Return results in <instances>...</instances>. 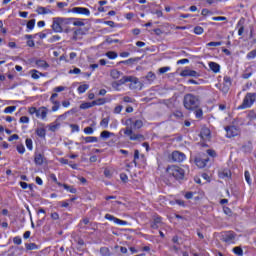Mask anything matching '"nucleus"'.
Returning <instances> with one entry per match:
<instances>
[{
    "label": "nucleus",
    "instance_id": "14",
    "mask_svg": "<svg viewBox=\"0 0 256 256\" xmlns=\"http://www.w3.org/2000/svg\"><path fill=\"white\" fill-rule=\"evenodd\" d=\"M163 221L162 218L160 216H154L153 217V221L151 223V228L152 229H159V227H161Z\"/></svg>",
    "mask_w": 256,
    "mask_h": 256
},
{
    "label": "nucleus",
    "instance_id": "23",
    "mask_svg": "<svg viewBox=\"0 0 256 256\" xmlns=\"http://www.w3.org/2000/svg\"><path fill=\"white\" fill-rule=\"evenodd\" d=\"M81 139L85 141V143H97V141H99V138L95 136L82 137Z\"/></svg>",
    "mask_w": 256,
    "mask_h": 256
},
{
    "label": "nucleus",
    "instance_id": "7",
    "mask_svg": "<svg viewBox=\"0 0 256 256\" xmlns=\"http://www.w3.org/2000/svg\"><path fill=\"white\" fill-rule=\"evenodd\" d=\"M126 78L131 79V80H128V83H131L130 89H142L143 84L139 81V78L133 77V76H126Z\"/></svg>",
    "mask_w": 256,
    "mask_h": 256
},
{
    "label": "nucleus",
    "instance_id": "60",
    "mask_svg": "<svg viewBox=\"0 0 256 256\" xmlns=\"http://www.w3.org/2000/svg\"><path fill=\"white\" fill-rule=\"evenodd\" d=\"M212 21H227V17H225V16L213 17Z\"/></svg>",
    "mask_w": 256,
    "mask_h": 256
},
{
    "label": "nucleus",
    "instance_id": "43",
    "mask_svg": "<svg viewBox=\"0 0 256 256\" xmlns=\"http://www.w3.org/2000/svg\"><path fill=\"white\" fill-rule=\"evenodd\" d=\"M134 129H141L143 127V121L142 120H136L133 122Z\"/></svg>",
    "mask_w": 256,
    "mask_h": 256
},
{
    "label": "nucleus",
    "instance_id": "2",
    "mask_svg": "<svg viewBox=\"0 0 256 256\" xmlns=\"http://www.w3.org/2000/svg\"><path fill=\"white\" fill-rule=\"evenodd\" d=\"M166 173H168L170 177H174L176 181H183V179H185V170L179 166H168Z\"/></svg>",
    "mask_w": 256,
    "mask_h": 256
},
{
    "label": "nucleus",
    "instance_id": "27",
    "mask_svg": "<svg viewBox=\"0 0 256 256\" xmlns=\"http://www.w3.org/2000/svg\"><path fill=\"white\" fill-rule=\"evenodd\" d=\"M37 67H42L43 69L49 68V64L45 60H36Z\"/></svg>",
    "mask_w": 256,
    "mask_h": 256
},
{
    "label": "nucleus",
    "instance_id": "51",
    "mask_svg": "<svg viewBox=\"0 0 256 256\" xmlns=\"http://www.w3.org/2000/svg\"><path fill=\"white\" fill-rule=\"evenodd\" d=\"M106 43H108L109 45L113 44V43H120L119 39H112L111 37H107L106 38Z\"/></svg>",
    "mask_w": 256,
    "mask_h": 256
},
{
    "label": "nucleus",
    "instance_id": "54",
    "mask_svg": "<svg viewBox=\"0 0 256 256\" xmlns=\"http://www.w3.org/2000/svg\"><path fill=\"white\" fill-rule=\"evenodd\" d=\"M59 107H61V103L59 101L54 102L52 111H59Z\"/></svg>",
    "mask_w": 256,
    "mask_h": 256
},
{
    "label": "nucleus",
    "instance_id": "48",
    "mask_svg": "<svg viewBox=\"0 0 256 256\" xmlns=\"http://www.w3.org/2000/svg\"><path fill=\"white\" fill-rule=\"evenodd\" d=\"M203 27H201V26H196L195 28H194V33L196 34V35H203Z\"/></svg>",
    "mask_w": 256,
    "mask_h": 256
},
{
    "label": "nucleus",
    "instance_id": "46",
    "mask_svg": "<svg viewBox=\"0 0 256 256\" xmlns=\"http://www.w3.org/2000/svg\"><path fill=\"white\" fill-rule=\"evenodd\" d=\"M17 110V106H8L4 109V113H13Z\"/></svg>",
    "mask_w": 256,
    "mask_h": 256
},
{
    "label": "nucleus",
    "instance_id": "9",
    "mask_svg": "<svg viewBox=\"0 0 256 256\" xmlns=\"http://www.w3.org/2000/svg\"><path fill=\"white\" fill-rule=\"evenodd\" d=\"M225 131L226 137H228V139H231V137H237V135H239V130L235 126H227Z\"/></svg>",
    "mask_w": 256,
    "mask_h": 256
},
{
    "label": "nucleus",
    "instance_id": "34",
    "mask_svg": "<svg viewBox=\"0 0 256 256\" xmlns=\"http://www.w3.org/2000/svg\"><path fill=\"white\" fill-rule=\"evenodd\" d=\"M237 25L238 27H240L238 30V35L241 36L245 32V27L243 26V20H239Z\"/></svg>",
    "mask_w": 256,
    "mask_h": 256
},
{
    "label": "nucleus",
    "instance_id": "24",
    "mask_svg": "<svg viewBox=\"0 0 256 256\" xmlns=\"http://www.w3.org/2000/svg\"><path fill=\"white\" fill-rule=\"evenodd\" d=\"M101 139H109V137H115V133L104 130L100 134Z\"/></svg>",
    "mask_w": 256,
    "mask_h": 256
},
{
    "label": "nucleus",
    "instance_id": "12",
    "mask_svg": "<svg viewBox=\"0 0 256 256\" xmlns=\"http://www.w3.org/2000/svg\"><path fill=\"white\" fill-rule=\"evenodd\" d=\"M131 81V78H127V76H123L120 80L115 81L112 83L113 89H119L121 85H125V83H129Z\"/></svg>",
    "mask_w": 256,
    "mask_h": 256
},
{
    "label": "nucleus",
    "instance_id": "52",
    "mask_svg": "<svg viewBox=\"0 0 256 256\" xmlns=\"http://www.w3.org/2000/svg\"><path fill=\"white\" fill-rule=\"evenodd\" d=\"M244 175H245L246 183H248V185H251V174L249 173V171H245Z\"/></svg>",
    "mask_w": 256,
    "mask_h": 256
},
{
    "label": "nucleus",
    "instance_id": "36",
    "mask_svg": "<svg viewBox=\"0 0 256 256\" xmlns=\"http://www.w3.org/2000/svg\"><path fill=\"white\" fill-rule=\"evenodd\" d=\"M100 126L107 129V127H109V117L103 118L100 122Z\"/></svg>",
    "mask_w": 256,
    "mask_h": 256
},
{
    "label": "nucleus",
    "instance_id": "56",
    "mask_svg": "<svg viewBox=\"0 0 256 256\" xmlns=\"http://www.w3.org/2000/svg\"><path fill=\"white\" fill-rule=\"evenodd\" d=\"M13 243H15V245H21V243H23V240H21V237L16 236L13 238Z\"/></svg>",
    "mask_w": 256,
    "mask_h": 256
},
{
    "label": "nucleus",
    "instance_id": "25",
    "mask_svg": "<svg viewBox=\"0 0 256 256\" xmlns=\"http://www.w3.org/2000/svg\"><path fill=\"white\" fill-rule=\"evenodd\" d=\"M31 77H32V79H39V77H45V74L34 69V70H31Z\"/></svg>",
    "mask_w": 256,
    "mask_h": 256
},
{
    "label": "nucleus",
    "instance_id": "61",
    "mask_svg": "<svg viewBox=\"0 0 256 256\" xmlns=\"http://www.w3.org/2000/svg\"><path fill=\"white\" fill-rule=\"evenodd\" d=\"M120 179L123 183H127V181H129V177L125 173L120 174Z\"/></svg>",
    "mask_w": 256,
    "mask_h": 256
},
{
    "label": "nucleus",
    "instance_id": "4",
    "mask_svg": "<svg viewBox=\"0 0 256 256\" xmlns=\"http://www.w3.org/2000/svg\"><path fill=\"white\" fill-rule=\"evenodd\" d=\"M124 135L129 137L130 141H145L143 134H134L133 128L129 126L124 129Z\"/></svg>",
    "mask_w": 256,
    "mask_h": 256
},
{
    "label": "nucleus",
    "instance_id": "55",
    "mask_svg": "<svg viewBox=\"0 0 256 256\" xmlns=\"http://www.w3.org/2000/svg\"><path fill=\"white\" fill-rule=\"evenodd\" d=\"M84 133H85L86 135H93L94 130H93L92 127H86V128H84Z\"/></svg>",
    "mask_w": 256,
    "mask_h": 256
},
{
    "label": "nucleus",
    "instance_id": "15",
    "mask_svg": "<svg viewBox=\"0 0 256 256\" xmlns=\"http://www.w3.org/2000/svg\"><path fill=\"white\" fill-rule=\"evenodd\" d=\"M181 77H199V74L197 71L195 70H183L181 73H180Z\"/></svg>",
    "mask_w": 256,
    "mask_h": 256
},
{
    "label": "nucleus",
    "instance_id": "5",
    "mask_svg": "<svg viewBox=\"0 0 256 256\" xmlns=\"http://www.w3.org/2000/svg\"><path fill=\"white\" fill-rule=\"evenodd\" d=\"M237 237V234H235V232L233 231H227V232H224L222 235H221V240L224 242V243H228V245H231V243H234L235 242V238Z\"/></svg>",
    "mask_w": 256,
    "mask_h": 256
},
{
    "label": "nucleus",
    "instance_id": "39",
    "mask_svg": "<svg viewBox=\"0 0 256 256\" xmlns=\"http://www.w3.org/2000/svg\"><path fill=\"white\" fill-rule=\"evenodd\" d=\"M194 113L196 119H201L203 117V110L201 108H196Z\"/></svg>",
    "mask_w": 256,
    "mask_h": 256
},
{
    "label": "nucleus",
    "instance_id": "37",
    "mask_svg": "<svg viewBox=\"0 0 256 256\" xmlns=\"http://www.w3.org/2000/svg\"><path fill=\"white\" fill-rule=\"evenodd\" d=\"M93 102H84L80 105V109H91Z\"/></svg>",
    "mask_w": 256,
    "mask_h": 256
},
{
    "label": "nucleus",
    "instance_id": "3",
    "mask_svg": "<svg viewBox=\"0 0 256 256\" xmlns=\"http://www.w3.org/2000/svg\"><path fill=\"white\" fill-rule=\"evenodd\" d=\"M256 101V93H247L238 109H249Z\"/></svg>",
    "mask_w": 256,
    "mask_h": 256
},
{
    "label": "nucleus",
    "instance_id": "44",
    "mask_svg": "<svg viewBox=\"0 0 256 256\" xmlns=\"http://www.w3.org/2000/svg\"><path fill=\"white\" fill-rule=\"evenodd\" d=\"M26 147L29 151H33V140L30 138L26 139Z\"/></svg>",
    "mask_w": 256,
    "mask_h": 256
},
{
    "label": "nucleus",
    "instance_id": "20",
    "mask_svg": "<svg viewBox=\"0 0 256 256\" xmlns=\"http://www.w3.org/2000/svg\"><path fill=\"white\" fill-rule=\"evenodd\" d=\"M145 79L147 83L151 85V83L157 79V75H155L153 72H148V74L145 76Z\"/></svg>",
    "mask_w": 256,
    "mask_h": 256
},
{
    "label": "nucleus",
    "instance_id": "29",
    "mask_svg": "<svg viewBox=\"0 0 256 256\" xmlns=\"http://www.w3.org/2000/svg\"><path fill=\"white\" fill-rule=\"evenodd\" d=\"M74 19L75 18H61V17H59L58 21H60V23H62V25H70V23H73Z\"/></svg>",
    "mask_w": 256,
    "mask_h": 256
},
{
    "label": "nucleus",
    "instance_id": "28",
    "mask_svg": "<svg viewBox=\"0 0 256 256\" xmlns=\"http://www.w3.org/2000/svg\"><path fill=\"white\" fill-rule=\"evenodd\" d=\"M107 103V100L105 98H99L97 100L92 101L93 107L96 105H105Z\"/></svg>",
    "mask_w": 256,
    "mask_h": 256
},
{
    "label": "nucleus",
    "instance_id": "35",
    "mask_svg": "<svg viewBox=\"0 0 256 256\" xmlns=\"http://www.w3.org/2000/svg\"><path fill=\"white\" fill-rule=\"evenodd\" d=\"M106 57H108V59H117L118 54L115 51H108Z\"/></svg>",
    "mask_w": 256,
    "mask_h": 256
},
{
    "label": "nucleus",
    "instance_id": "40",
    "mask_svg": "<svg viewBox=\"0 0 256 256\" xmlns=\"http://www.w3.org/2000/svg\"><path fill=\"white\" fill-rule=\"evenodd\" d=\"M36 134L38 135V137H45L46 135V131L45 128H38L36 129Z\"/></svg>",
    "mask_w": 256,
    "mask_h": 256
},
{
    "label": "nucleus",
    "instance_id": "41",
    "mask_svg": "<svg viewBox=\"0 0 256 256\" xmlns=\"http://www.w3.org/2000/svg\"><path fill=\"white\" fill-rule=\"evenodd\" d=\"M89 89V84H83L78 87V93H85Z\"/></svg>",
    "mask_w": 256,
    "mask_h": 256
},
{
    "label": "nucleus",
    "instance_id": "26",
    "mask_svg": "<svg viewBox=\"0 0 256 256\" xmlns=\"http://www.w3.org/2000/svg\"><path fill=\"white\" fill-rule=\"evenodd\" d=\"M25 247H26V251H35L39 249V246H37V244L35 243H26Z\"/></svg>",
    "mask_w": 256,
    "mask_h": 256
},
{
    "label": "nucleus",
    "instance_id": "58",
    "mask_svg": "<svg viewBox=\"0 0 256 256\" xmlns=\"http://www.w3.org/2000/svg\"><path fill=\"white\" fill-rule=\"evenodd\" d=\"M78 35H83V30H82V29H78V30L74 31L73 39H74L75 41H77V36H78Z\"/></svg>",
    "mask_w": 256,
    "mask_h": 256
},
{
    "label": "nucleus",
    "instance_id": "42",
    "mask_svg": "<svg viewBox=\"0 0 256 256\" xmlns=\"http://www.w3.org/2000/svg\"><path fill=\"white\" fill-rule=\"evenodd\" d=\"M233 253H235V255H238V256H243V248L241 247H234L233 248Z\"/></svg>",
    "mask_w": 256,
    "mask_h": 256
},
{
    "label": "nucleus",
    "instance_id": "63",
    "mask_svg": "<svg viewBox=\"0 0 256 256\" xmlns=\"http://www.w3.org/2000/svg\"><path fill=\"white\" fill-rule=\"evenodd\" d=\"M223 84L224 85H229L231 87V77L225 76Z\"/></svg>",
    "mask_w": 256,
    "mask_h": 256
},
{
    "label": "nucleus",
    "instance_id": "17",
    "mask_svg": "<svg viewBox=\"0 0 256 256\" xmlns=\"http://www.w3.org/2000/svg\"><path fill=\"white\" fill-rule=\"evenodd\" d=\"M44 161H45V156H43L42 154H35L34 156L35 165L41 166L43 165Z\"/></svg>",
    "mask_w": 256,
    "mask_h": 256
},
{
    "label": "nucleus",
    "instance_id": "33",
    "mask_svg": "<svg viewBox=\"0 0 256 256\" xmlns=\"http://www.w3.org/2000/svg\"><path fill=\"white\" fill-rule=\"evenodd\" d=\"M89 223H91V222L89 221V218H84V219L79 223L80 229H87V227H85V225H89Z\"/></svg>",
    "mask_w": 256,
    "mask_h": 256
},
{
    "label": "nucleus",
    "instance_id": "18",
    "mask_svg": "<svg viewBox=\"0 0 256 256\" xmlns=\"http://www.w3.org/2000/svg\"><path fill=\"white\" fill-rule=\"evenodd\" d=\"M208 65L213 73H219L221 71V66L217 62H209Z\"/></svg>",
    "mask_w": 256,
    "mask_h": 256
},
{
    "label": "nucleus",
    "instance_id": "21",
    "mask_svg": "<svg viewBox=\"0 0 256 256\" xmlns=\"http://www.w3.org/2000/svg\"><path fill=\"white\" fill-rule=\"evenodd\" d=\"M123 76V72L117 70V69H113L110 72V77H112V79H119V77Z\"/></svg>",
    "mask_w": 256,
    "mask_h": 256
},
{
    "label": "nucleus",
    "instance_id": "59",
    "mask_svg": "<svg viewBox=\"0 0 256 256\" xmlns=\"http://www.w3.org/2000/svg\"><path fill=\"white\" fill-rule=\"evenodd\" d=\"M71 129H72V133H79V125L77 124H71L70 125Z\"/></svg>",
    "mask_w": 256,
    "mask_h": 256
},
{
    "label": "nucleus",
    "instance_id": "22",
    "mask_svg": "<svg viewBox=\"0 0 256 256\" xmlns=\"http://www.w3.org/2000/svg\"><path fill=\"white\" fill-rule=\"evenodd\" d=\"M200 135L202 139H209L211 137V130H209V128H204Z\"/></svg>",
    "mask_w": 256,
    "mask_h": 256
},
{
    "label": "nucleus",
    "instance_id": "57",
    "mask_svg": "<svg viewBox=\"0 0 256 256\" xmlns=\"http://www.w3.org/2000/svg\"><path fill=\"white\" fill-rule=\"evenodd\" d=\"M167 71H171V67L166 66L159 69V73L163 75V73H167Z\"/></svg>",
    "mask_w": 256,
    "mask_h": 256
},
{
    "label": "nucleus",
    "instance_id": "62",
    "mask_svg": "<svg viewBox=\"0 0 256 256\" xmlns=\"http://www.w3.org/2000/svg\"><path fill=\"white\" fill-rule=\"evenodd\" d=\"M121 111H123V106H121V105H118V106H116V107L114 108V113H115L116 115H119V113H121Z\"/></svg>",
    "mask_w": 256,
    "mask_h": 256
},
{
    "label": "nucleus",
    "instance_id": "64",
    "mask_svg": "<svg viewBox=\"0 0 256 256\" xmlns=\"http://www.w3.org/2000/svg\"><path fill=\"white\" fill-rule=\"evenodd\" d=\"M20 123H29V117L27 116H22L20 118Z\"/></svg>",
    "mask_w": 256,
    "mask_h": 256
},
{
    "label": "nucleus",
    "instance_id": "8",
    "mask_svg": "<svg viewBox=\"0 0 256 256\" xmlns=\"http://www.w3.org/2000/svg\"><path fill=\"white\" fill-rule=\"evenodd\" d=\"M61 25L62 23L59 20V17L53 18L51 25L52 31H54V33H63V27Z\"/></svg>",
    "mask_w": 256,
    "mask_h": 256
},
{
    "label": "nucleus",
    "instance_id": "47",
    "mask_svg": "<svg viewBox=\"0 0 256 256\" xmlns=\"http://www.w3.org/2000/svg\"><path fill=\"white\" fill-rule=\"evenodd\" d=\"M230 88H231V86H229L228 84H222L221 91H222V93L227 95V93H229Z\"/></svg>",
    "mask_w": 256,
    "mask_h": 256
},
{
    "label": "nucleus",
    "instance_id": "13",
    "mask_svg": "<svg viewBox=\"0 0 256 256\" xmlns=\"http://www.w3.org/2000/svg\"><path fill=\"white\" fill-rule=\"evenodd\" d=\"M38 15H53V10L48 7L38 6L36 9Z\"/></svg>",
    "mask_w": 256,
    "mask_h": 256
},
{
    "label": "nucleus",
    "instance_id": "6",
    "mask_svg": "<svg viewBox=\"0 0 256 256\" xmlns=\"http://www.w3.org/2000/svg\"><path fill=\"white\" fill-rule=\"evenodd\" d=\"M68 13H77L78 15H85L86 17H89V15H91V11L89 10V8L83 7H74L68 10Z\"/></svg>",
    "mask_w": 256,
    "mask_h": 256
},
{
    "label": "nucleus",
    "instance_id": "16",
    "mask_svg": "<svg viewBox=\"0 0 256 256\" xmlns=\"http://www.w3.org/2000/svg\"><path fill=\"white\" fill-rule=\"evenodd\" d=\"M36 117H41V119L47 118V108L41 107L36 111Z\"/></svg>",
    "mask_w": 256,
    "mask_h": 256
},
{
    "label": "nucleus",
    "instance_id": "31",
    "mask_svg": "<svg viewBox=\"0 0 256 256\" xmlns=\"http://www.w3.org/2000/svg\"><path fill=\"white\" fill-rule=\"evenodd\" d=\"M100 254L102 256H111V251L109 250L108 247H102L100 248Z\"/></svg>",
    "mask_w": 256,
    "mask_h": 256
},
{
    "label": "nucleus",
    "instance_id": "49",
    "mask_svg": "<svg viewBox=\"0 0 256 256\" xmlns=\"http://www.w3.org/2000/svg\"><path fill=\"white\" fill-rule=\"evenodd\" d=\"M222 42H209L206 44L207 47H221Z\"/></svg>",
    "mask_w": 256,
    "mask_h": 256
},
{
    "label": "nucleus",
    "instance_id": "38",
    "mask_svg": "<svg viewBox=\"0 0 256 256\" xmlns=\"http://www.w3.org/2000/svg\"><path fill=\"white\" fill-rule=\"evenodd\" d=\"M62 186L64 187V189H66V191H69V193H77V189L72 186H69L67 184H63Z\"/></svg>",
    "mask_w": 256,
    "mask_h": 256
},
{
    "label": "nucleus",
    "instance_id": "10",
    "mask_svg": "<svg viewBox=\"0 0 256 256\" xmlns=\"http://www.w3.org/2000/svg\"><path fill=\"white\" fill-rule=\"evenodd\" d=\"M172 161L175 163H183V160L186 159L185 153L174 151L171 155Z\"/></svg>",
    "mask_w": 256,
    "mask_h": 256
},
{
    "label": "nucleus",
    "instance_id": "32",
    "mask_svg": "<svg viewBox=\"0 0 256 256\" xmlns=\"http://www.w3.org/2000/svg\"><path fill=\"white\" fill-rule=\"evenodd\" d=\"M26 27L29 31H33L35 29V19H31L27 22Z\"/></svg>",
    "mask_w": 256,
    "mask_h": 256
},
{
    "label": "nucleus",
    "instance_id": "45",
    "mask_svg": "<svg viewBox=\"0 0 256 256\" xmlns=\"http://www.w3.org/2000/svg\"><path fill=\"white\" fill-rule=\"evenodd\" d=\"M137 61V58H130L128 60L120 61L123 65H131Z\"/></svg>",
    "mask_w": 256,
    "mask_h": 256
},
{
    "label": "nucleus",
    "instance_id": "50",
    "mask_svg": "<svg viewBox=\"0 0 256 256\" xmlns=\"http://www.w3.org/2000/svg\"><path fill=\"white\" fill-rule=\"evenodd\" d=\"M18 153H20V155H23V153H25V146L23 144H20L16 147Z\"/></svg>",
    "mask_w": 256,
    "mask_h": 256
},
{
    "label": "nucleus",
    "instance_id": "53",
    "mask_svg": "<svg viewBox=\"0 0 256 256\" xmlns=\"http://www.w3.org/2000/svg\"><path fill=\"white\" fill-rule=\"evenodd\" d=\"M174 117H176V119H183V112L179 111V110H176L174 113H173Z\"/></svg>",
    "mask_w": 256,
    "mask_h": 256
},
{
    "label": "nucleus",
    "instance_id": "19",
    "mask_svg": "<svg viewBox=\"0 0 256 256\" xmlns=\"http://www.w3.org/2000/svg\"><path fill=\"white\" fill-rule=\"evenodd\" d=\"M208 161L209 159H201V158L195 159V163L197 167H199L200 169H203V167H206Z\"/></svg>",
    "mask_w": 256,
    "mask_h": 256
},
{
    "label": "nucleus",
    "instance_id": "11",
    "mask_svg": "<svg viewBox=\"0 0 256 256\" xmlns=\"http://www.w3.org/2000/svg\"><path fill=\"white\" fill-rule=\"evenodd\" d=\"M105 219H107L108 221H113L114 223H116V225H127L128 224L127 221L116 218L115 216H113L111 214H106Z\"/></svg>",
    "mask_w": 256,
    "mask_h": 256
},
{
    "label": "nucleus",
    "instance_id": "1",
    "mask_svg": "<svg viewBox=\"0 0 256 256\" xmlns=\"http://www.w3.org/2000/svg\"><path fill=\"white\" fill-rule=\"evenodd\" d=\"M183 105L188 111H195V109H199L201 100L199 99V96L188 93L183 98Z\"/></svg>",
    "mask_w": 256,
    "mask_h": 256
},
{
    "label": "nucleus",
    "instance_id": "30",
    "mask_svg": "<svg viewBox=\"0 0 256 256\" xmlns=\"http://www.w3.org/2000/svg\"><path fill=\"white\" fill-rule=\"evenodd\" d=\"M73 25L74 27H85V22H82L79 18H74Z\"/></svg>",
    "mask_w": 256,
    "mask_h": 256
}]
</instances>
